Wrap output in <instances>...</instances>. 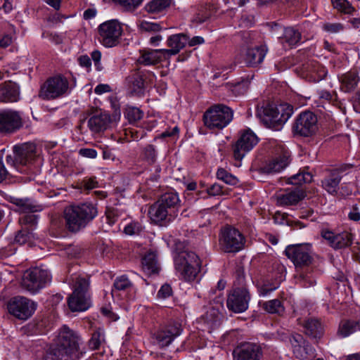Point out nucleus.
Instances as JSON below:
<instances>
[{
  "label": "nucleus",
  "mask_w": 360,
  "mask_h": 360,
  "mask_svg": "<svg viewBox=\"0 0 360 360\" xmlns=\"http://www.w3.org/2000/svg\"><path fill=\"white\" fill-rule=\"evenodd\" d=\"M279 287V283H276L270 284L269 283H264L258 288V292L260 296H266Z\"/></svg>",
  "instance_id": "55"
},
{
  "label": "nucleus",
  "mask_w": 360,
  "mask_h": 360,
  "mask_svg": "<svg viewBox=\"0 0 360 360\" xmlns=\"http://www.w3.org/2000/svg\"><path fill=\"white\" fill-rule=\"evenodd\" d=\"M267 52L265 46L248 49L245 56V62L248 66H256L260 64Z\"/></svg>",
  "instance_id": "30"
},
{
  "label": "nucleus",
  "mask_w": 360,
  "mask_h": 360,
  "mask_svg": "<svg viewBox=\"0 0 360 360\" xmlns=\"http://www.w3.org/2000/svg\"><path fill=\"white\" fill-rule=\"evenodd\" d=\"M181 326L177 322H170L161 327L155 333V340L160 347L169 346L173 340L181 335Z\"/></svg>",
  "instance_id": "17"
},
{
  "label": "nucleus",
  "mask_w": 360,
  "mask_h": 360,
  "mask_svg": "<svg viewBox=\"0 0 360 360\" xmlns=\"http://www.w3.org/2000/svg\"><path fill=\"white\" fill-rule=\"evenodd\" d=\"M317 122V117L313 112H302L296 118L293 130L300 136H310L316 133L318 129Z\"/></svg>",
  "instance_id": "13"
},
{
  "label": "nucleus",
  "mask_w": 360,
  "mask_h": 360,
  "mask_svg": "<svg viewBox=\"0 0 360 360\" xmlns=\"http://www.w3.org/2000/svg\"><path fill=\"white\" fill-rule=\"evenodd\" d=\"M91 59L93 60V61L94 63L96 69L98 71L102 70L103 66L101 65V53L98 50H95L91 53Z\"/></svg>",
  "instance_id": "60"
},
{
  "label": "nucleus",
  "mask_w": 360,
  "mask_h": 360,
  "mask_svg": "<svg viewBox=\"0 0 360 360\" xmlns=\"http://www.w3.org/2000/svg\"><path fill=\"white\" fill-rule=\"evenodd\" d=\"M312 181V175L308 172H300L290 176L287 182L289 184L300 185L309 183Z\"/></svg>",
  "instance_id": "40"
},
{
  "label": "nucleus",
  "mask_w": 360,
  "mask_h": 360,
  "mask_svg": "<svg viewBox=\"0 0 360 360\" xmlns=\"http://www.w3.org/2000/svg\"><path fill=\"white\" fill-rule=\"evenodd\" d=\"M323 30L330 34L338 33L343 30L344 27L341 23H325L323 26Z\"/></svg>",
  "instance_id": "57"
},
{
  "label": "nucleus",
  "mask_w": 360,
  "mask_h": 360,
  "mask_svg": "<svg viewBox=\"0 0 360 360\" xmlns=\"http://www.w3.org/2000/svg\"><path fill=\"white\" fill-rule=\"evenodd\" d=\"M138 27L141 32H157L162 30L160 23L145 20L139 22Z\"/></svg>",
  "instance_id": "47"
},
{
  "label": "nucleus",
  "mask_w": 360,
  "mask_h": 360,
  "mask_svg": "<svg viewBox=\"0 0 360 360\" xmlns=\"http://www.w3.org/2000/svg\"><path fill=\"white\" fill-rule=\"evenodd\" d=\"M233 111L224 104L210 107L203 115L205 125L210 129H222L233 120Z\"/></svg>",
  "instance_id": "5"
},
{
  "label": "nucleus",
  "mask_w": 360,
  "mask_h": 360,
  "mask_svg": "<svg viewBox=\"0 0 360 360\" xmlns=\"http://www.w3.org/2000/svg\"><path fill=\"white\" fill-rule=\"evenodd\" d=\"M292 352L297 359L307 360L314 355V349L300 334H294L290 338Z\"/></svg>",
  "instance_id": "20"
},
{
  "label": "nucleus",
  "mask_w": 360,
  "mask_h": 360,
  "mask_svg": "<svg viewBox=\"0 0 360 360\" xmlns=\"http://www.w3.org/2000/svg\"><path fill=\"white\" fill-rule=\"evenodd\" d=\"M221 314L214 308L210 309L202 316V320L210 329H214L220 325Z\"/></svg>",
  "instance_id": "38"
},
{
  "label": "nucleus",
  "mask_w": 360,
  "mask_h": 360,
  "mask_svg": "<svg viewBox=\"0 0 360 360\" xmlns=\"http://www.w3.org/2000/svg\"><path fill=\"white\" fill-rule=\"evenodd\" d=\"M19 89L11 82L0 84V101L4 103L16 102L19 99Z\"/></svg>",
  "instance_id": "28"
},
{
  "label": "nucleus",
  "mask_w": 360,
  "mask_h": 360,
  "mask_svg": "<svg viewBox=\"0 0 360 360\" xmlns=\"http://www.w3.org/2000/svg\"><path fill=\"white\" fill-rule=\"evenodd\" d=\"M188 42V36L184 34H173L167 39V44L170 49H163L165 59H169L175 56L184 49Z\"/></svg>",
  "instance_id": "25"
},
{
  "label": "nucleus",
  "mask_w": 360,
  "mask_h": 360,
  "mask_svg": "<svg viewBox=\"0 0 360 360\" xmlns=\"http://www.w3.org/2000/svg\"><path fill=\"white\" fill-rule=\"evenodd\" d=\"M172 0H152L145 5L148 13L159 14L165 12L170 6Z\"/></svg>",
  "instance_id": "37"
},
{
  "label": "nucleus",
  "mask_w": 360,
  "mask_h": 360,
  "mask_svg": "<svg viewBox=\"0 0 360 360\" xmlns=\"http://www.w3.org/2000/svg\"><path fill=\"white\" fill-rule=\"evenodd\" d=\"M174 262L176 273L186 281H194L200 271L199 257L194 252L188 250L181 241L175 243Z\"/></svg>",
  "instance_id": "2"
},
{
  "label": "nucleus",
  "mask_w": 360,
  "mask_h": 360,
  "mask_svg": "<svg viewBox=\"0 0 360 360\" xmlns=\"http://www.w3.org/2000/svg\"><path fill=\"white\" fill-rule=\"evenodd\" d=\"M264 309L271 314H281L284 311V307L279 300L274 299L266 302L264 304Z\"/></svg>",
  "instance_id": "46"
},
{
  "label": "nucleus",
  "mask_w": 360,
  "mask_h": 360,
  "mask_svg": "<svg viewBox=\"0 0 360 360\" xmlns=\"http://www.w3.org/2000/svg\"><path fill=\"white\" fill-rule=\"evenodd\" d=\"M290 155L288 151L283 153L270 160L262 168L263 171L267 174H274L281 172L290 163Z\"/></svg>",
  "instance_id": "26"
},
{
  "label": "nucleus",
  "mask_w": 360,
  "mask_h": 360,
  "mask_svg": "<svg viewBox=\"0 0 360 360\" xmlns=\"http://www.w3.org/2000/svg\"><path fill=\"white\" fill-rule=\"evenodd\" d=\"M316 188L304 191L301 189L280 190L274 195L277 202H299L303 200H311L315 196Z\"/></svg>",
  "instance_id": "16"
},
{
  "label": "nucleus",
  "mask_w": 360,
  "mask_h": 360,
  "mask_svg": "<svg viewBox=\"0 0 360 360\" xmlns=\"http://www.w3.org/2000/svg\"><path fill=\"white\" fill-rule=\"evenodd\" d=\"M162 51L163 49L141 50L138 62L144 65H155L162 60H165Z\"/></svg>",
  "instance_id": "27"
},
{
  "label": "nucleus",
  "mask_w": 360,
  "mask_h": 360,
  "mask_svg": "<svg viewBox=\"0 0 360 360\" xmlns=\"http://www.w3.org/2000/svg\"><path fill=\"white\" fill-rule=\"evenodd\" d=\"M114 2L127 11H133L139 7L144 0H113Z\"/></svg>",
  "instance_id": "49"
},
{
  "label": "nucleus",
  "mask_w": 360,
  "mask_h": 360,
  "mask_svg": "<svg viewBox=\"0 0 360 360\" xmlns=\"http://www.w3.org/2000/svg\"><path fill=\"white\" fill-rule=\"evenodd\" d=\"M105 342V334L103 330L98 329L92 334L89 341V346L91 349H97Z\"/></svg>",
  "instance_id": "44"
},
{
  "label": "nucleus",
  "mask_w": 360,
  "mask_h": 360,
  "mask_svg": "<svg viewBox=\"0 0 360 360\" xmlns=\"http://www.w3.org/2000/svg\"><path fill=\"white\" fill-rule=\"evenodd\" d=\"M110 122V117L105 112H100L91 117L88 120V127L94 133L104 131Z\"/></svg>",
  "instance_id": "29"
},
{
  "label": "nucleus",
  "mask_w": 360,
  "mask_h": 360,
  "mask_svg": "<svg viewBox=\"0 0 360 360\" xmlns=\"http://www.w3.org/2000/svg\"><path fill=\"white\" fill-rule=\"evenodd\" d=\"M222 188L220 184L215 183L207 188V193L212 196L221 195L223 194Z\"/></svg>",
  "instance_id": "61"
},
{
  "label": "nucleus",
  "mask_w": 360,
  "mask_h": 360,
  "mask_svg": "<svg viewBox=\"0 0 360 360\" xmlns=\"http://www.w3.org/2000/svg\"><path fill=\"white\" fill-rule=\"evenodd\" d=\"M359 330L358 322L354 321H346L341 323L339 328V333L344 338L349 336Z\"/></svg>",
  "instance_id": "41"
},
{
  "label": "nucleus",
  "mask_w": 360,
  "mask_h": 360,
  "mask_svg": "<svg viewBox=\"0 0 360 360\" xmlns=\"http://www.w3.org/2000/svg\"><path fill=\"white\" fill-rule=\"evenodd\" d=\"M135 91H140L144 88V78L142 72L136 71L129 77Z\"/></svg>",
  "instance_id": "48"
},
{
  "label": "nucleus",
  "mask_w": 360,
  "mask_h": 360,
  "mask_svg": "<svg viewBox=\"0 0 360 360\" xmlns=\"http://www.w3.org/2000/svg\"><path fill=\"white\" fill-rule=\"evenodd\" d=\"M82 184L86 189H92L98 186L96 177H86L82 181Z\"/></svg>",
  "instance_id": "62"
},
{
  "label": "nucleus",
  "mask_w": 360,
  "mask_h": 360,
  "mask_svg": "<svg viewBox=\"0 0 360 360\" xmlns=\"http://www.w3.org/2000/svg\"><path fill=\"white\" fill-rule=\"evenodd\" d=\"M301 33L294 27H288L283 30V34L281 37V42L286 44L288 46L292 47L298 44L301 40Z\"/></svg>",
  "instance_id": "35"
},
{
  "label": "nucleus",
  "mask_w": 360,
  "mask_h": 360,
  "mask_svg": "<svg viewBox=\"0 0 360 360\" xmlns=\"http://www.w3.org/2000/svg\"><path fill=\"white\" fill-rule=\"evenodd\" d=\"M142 156L148 164H153L157 158L155 147L153 145H147L143 148Z\"/></svg>",
  "instance_id": "50"
},
{
  "label": "nucleus",
  "mask_w": 360,
  "mask_h": 360,
  "mask_svg": "<svg viewBox=\"0 0 360 360\" xmlns=\"http://www.w3.org/2000/svg\"><path fill=\"white\" fill-rule=\"evenodd\" d=\"M250 84V79L249 78H245L236 83L229 84V86L231 91L234 95L240 96L248 91Z\"/></svg>",
  "instance_id": "42"
},
{
  "label": "nucleus",
  "mask_w": 360,
  "mask_h": 360,
  "mask_svg": "<svg viewBox=\"0 0 360 360\" xmlns=\"http://www.w3.org/2000/svg\"><path fill=\"white\" fill-rule=\"evenodd\" d=\"M70 92L68 79L63 75H58L48 78L41 86L39 96L43 100H54Z\"/></svg>",
  "instance_id": "6"
},
{
  "label": "nucleus",
  "mask_w": 360,
  "mask_h": 360,
  "mask_svg": "<svg viewBox=\"0 0 360 360\" xmlns=\"http://www.w3.org/2000/svg\"><path fill=\"white\" fill-rule=\"evenodd\" d=\"M16 210L22 216L19 221L25 224L34 225L37 223V216L33 213L43 210L41 205L39 204H15Z\"/></svg>",
  "instance_id": "23"
},
{
  "label": "nucleus",
  "mask_w": 360,
  "mask_h": 360,
  "mask_svg": "<svg viewBox=\"0 0 360 360\" xmlns=\"http://www.w3.org/2000/svg\"><path fill=\"white\" fill-rule=\"evenodd\" d=\"M176 205L180 204H151L148 210L149 217L155 224H160L177 208Z\"/></svg>",
  "instance_id": "22"
},
{
  "label": "nucleus",
  "mask_w": 360,
  "mask_h": 360,
  "mask_svg": "<svg viewBox=\"0 0 360 360\" xmlns=\"http://www.w3.org/2000/svg\"><path fill=\"white\" fill-rule=\"evenodd\" d=\"M303 68L307 72V76L310 77L314 81H318L322 77L319 72L321 69L320 65L316 61H311L304 64Z\"/></svg>",
  "instance_id": "39"
},
{
  "label": "nucleus",
  "mask_w": 360,
  "mask_h": 360,
  "mask_svg": "<svg viewBox=\"0 0 360 360\" xmlns=\"http://www.w3.org/2000/svg\"><path fill=\"white\" fill-rule=\"evenodd\" d=\"M342 176L336 171L332 172L328 176L325 177L322 181V187L328 193L334 195L339 188Z\"/></svg>",
  "instance_id": "32"
},
{
  "label": "nucleus",
  "mask_w": 360,
  "mask_h": 360,
  "mask_svg": "<svg viewBox=\"0 0 360 360\" xmlns=\"http://www.w3.org/2000/svg\"><path fill=\"white\" fill-rule=\"evenodd\" d=\"M89 278L77 276L75 289L68 297V304L72 311H84L91 306V297L89 292Z\"/></svg>",
  "instance_id": "4"
},
{
  "label": "nucleus",
  "mask_w": 360,
  "mask_h": 360,
  "mask_svg": "<svg viewBox=\"0 0 360 360\" xmlns=\"http://www.w3.org/2000/svg\"><path fill=\"white\" fill-rule=\"evenodd\" d=\"M334 8L345 14H352L355 11L354 7L347 0H331Z\"/></svg>",
  "instance_id": "45"
},
{
  "label": "nucleus",
  "mask_w": 360,
  "mask_h": 360,
  "mask_svg": "<svg viewBox=\"0 0 360 360\" xmlns=\"http://www.w3.org/2000/svg\"><path fill=\"white\" fill-rule=\"evenodd\" d=\"M143 116V112L139 108L128 107L126 109L125 117L131 123L140 120Z\"/></svg>",
  "instance_id": "51"
},
{
  "label": "nucleus",
  "mask_w": 360,
  "mask_h": 360,
  "mask_svg": "<svg viewBox=\"0 0 360 360\" xmlns=\"http://www.w3.org/2000/svg\"><path fill=\"white\" fill-rule=\"evenodd\" d=\"M263 113L266 124L274 130H279L292 116L293 108L288 103L268 105L264 108Z\"/></svg>",
  "instance_id": "7"
},
{
  "label": "nucleus",
  "mask_w": 360,
  "mask_h": 360,
  "mask_svg": "<svg viewBox=\"0 0 360 360\" xmlns=\"http://www.w3.org/2000/svg\"><path fill=\"white\" fill-rule=\"evenodd\" d=\"M233 355L234 360H260L262 349L255 342H243L233 350Z\"/></svg>",
  "instance_id": "18"
},
{
  "label": "nucleus",
  "mask_w": 360,
  "mask_h": 360,
  "mask_svg": "<svg viewBox=\"0 0 360 360\" xmlns=\"http://www.w3.org/2000/svg\"><path fill=\"white\" fill-rule=\"evenodd\" d=\"M131 283L126 276L117 277L114 283V287L118 290H124L131 287Z\"/></svg>",
  "instance_id": "54"
},
{
  "label": "nucleus",
  "mask_w": 360,
  "mask_h": 360,
  "mask_svg": "<svg viewBox=\"0 0 360 360\" xmlns=\"http://www.w3.org/2000/svg\"><path fill=\"white\" fill-rule=\"evenodd\" d=\"M172 294V288L168 284L163 285L158 291V295L162 298H167Z\"/></svg>",
  "instance_id": "64"
},
{
  "label": "nucleus",
  "mask_w": 360,
  "mask_h": 360,
  "mask_svg": "<svg viewBox=\"0 0 360 360\" xmlns=\"http://www.w3.org/2000/svg\"><path fill=\"white\" fill-rule=\"evenodd\" d=\"M340 89L345 92L354 91L358 85L359 77L354 72H348L340 77Z\"/></svg>",
  "instance_id": "33"
},
{
  "label": "nucleus",
  "mask_w": 360,
  "mask_h": 360,
  "mask_svg": "<svg viewBox=\"0 0 360 360\" xmlns=\"http://www.w3.org/2000/svg\"><path fill=\"white\" fill-rule=\"evenodd\" d=\"M12 37L8 34H0V48H6L12 43Z\"/></svg>",
  "instance_id": "63"
},
{
  "label": "nucleus",
  "mask_w": 360,
  "mask_h": 360,
  "mask_svg": "<svg viewBox=\"0 0 360 360\" xmlns=\"http://www.w3.org/2000/svg\"><path fill=\"white\" fill-rule=\"evenodd\" d=\"M13 153L17 163L24 166L30 164L36 156V146L32 143H25L13 147Z\"/></svg>",
  "instance_id": "21"
},
{
  "label": "nucleus",
  "mask_w": 360,
  "mask_h": 360,
  "mask_svg": "<svg viewBox=\"0 0 360 360\" xmlns=\"http://www.w3.org/2000/svg\"><path fill=\"white\" fill-rule=\"evenodd\" d=\"M51 280V276L49 271L36 267L24 273L21 286L31 294H36L49 283Z\"/></svg>",
  "instance_id": "8"
},
{
  "label": "nucleus",
  "mask_w": 360,
  "mask_h": 360,
  "mask_svg": "<svg viewBox=\"0 0 360 360\" xmlns=\"http://www.w3.org/2000/svg\"><path fill=\"white\" fill-rule=\"evenodd\" d=\"M98 214L95 204H71L63 212L67 229L77 232L84 228Z\"/></svg>",
  "instance_id": "3"
},
{
  "label": "nucleus",
  "mask_w": 360,
  "mask_h": 360,
  "mask_svg": "<svg viewBox=\"0 0 360 360\" xmlns=\"http://www.w3.org/2000/svg\"><path fill=\"white\" fill-rule=\"evenodd\" d=\"M214 7L210 4L200 6L191 19V22L197 25L207 21L214 13Z\"/></svg>",
  "instance_id": "36"
},
{
  "label": "nucleus",
  "mask_w": 360,
  "mask_h": 360,
  "mask_svg": "<svg viewBox=\"0 0 360 360\" xmlns=\"http://www.w3.org/2000/svg\"><path fill=\"white\" fill-rule=\"evenodd\" d=\"M122 33V25L116 20H108L98 27L99 40L105 47L117 46L120 42Z\"/></svg>",
  "instance_id": "10"
},
{
  "label": "nucleus",
  "mask_w": 360,
  "mask_h": 360,
  "mask_svg": "<svg viewBox=\"0 0 360 360\" xmlns=\"http://www.w3.org/2000/svg\"><path fill=\"white\" fill-rule=\"evenodd\" d=\"M66 253L68 256L71 257H77L81 255L82 252V249L78 245H69L65 249Z\"/></svg>",
  "instance_id": "59"
},
{
  "label": "nucleus",
  "mask_w": 360,
  "mask_h": 360,
  "mask_svg": "<svg viewBox=\"0 0 360 360\" xmlns=\"http://www.w3.org/2000/svg\"><path fill=\"white\" fill-rule=\"evenodd\" d=\"M37 307V302L22 296L13 297L8 304L9 313L20 320H27L30 318Z\"/></svg>",
  "instance_id": "11"
},
{
  "label": "nucleus",
  "mask_w": 360,
  "mask_h": 360,
  "mask_svg": "<svg viewBox=\"0 0 360 360\" xmlns=\"http://www.w3.org/2000/svg\"><path fill=\"white\" fill-rule=\"evenodd\" d=\"M322 236L323 238L329 243L331 247L335 249H341L350 245L353 239L352 235L347 231L335 233L332 231H324Z\"/></svg>",
  "instance_id": "24"
},
{
  "label": "nucleus",
  "mask_w": 360,
  "mask_h": 360,
  "mask_svg": "<svg viewBox=\"0 0 360 360\" xmlns=\"http://www.w3.org/2000/svg\"><path fill=\"white\" fill-rule=\"evenodd\" d=\"M121 211L115 207V205H110L106 207L105 215L109 224H114L121 215Z\"/></svg>",
  "instance_id": "52"
},
{
  "label": "nucleus",
  "mask_w": 360,
  "mask_h": 360,
  "mask_svg": "<svg viewBox=\"0 0 360 360\" xmlns=\"http://www.w3.org/2000/svg\"><path fill=\"white\" fill-rule=\"evenodd\" d=\"M250 295L245 288H237L229 295L226 305L229 310L235 313L245 311L248 307Z\"/></svg>",
  "instance_id": "19"
},
{
  "label": "nucleus",
  "mask_w": 360,
  "mask_h": 360,
  "mask_svg": "<svg viewBox=\"0 0 360 360\" xmlns=\"http://www.w3.org/2000/svg\"><path fill=\"white\" fill-rule=\"evenodd\" d=\"M285 252L296 266H307L312 260L311 247L309 244L288 245Z\"/></svg>",
  "instance_id": "14"
},
{
  "label": "nucleus",
  "mask_w": 360,
  "mask_h": 360,
  "mask_svg": "<svg viewBox=\"0 0 360 360\" xmlns=\"http://www.w3.org/2000/svg\"><path fill=\"white\" fill-rule=\"evenodd\" d=\"M179 198L177 193L174 192H168L163 194L160 200L157 202H179Z\"/></svg>",
  "instance_id": "58"
},
{
  "label": "nucleus",
  "mask_w": 360,
  "mask_h": 360,
  "mask_svg": "<svg viewBox=\"0 0 360 360\" xmlns=\"http://www.w3.org/2000/svg\"><path fill=\"white\" fill-rule=\"evenodd\" d=\"M34 238L33 234L28 230L22 229L20 231L15 238V241L20 245L29 243Z\"/></svg>",
  "instance_id": "53"
},
{
  "label": "nucleus",
  "mask_w": 360,
  "mask_h": 360,
  "mask_svg": "<svg viewBox=\"0 0 360 360\" xmlns=\"http://www.w3.org/2000/svg\"><path fill=\"white\" fill-rule=\"evenodd\" d=\"M142 269L148 275L158 274L159 266L155 252H148L142 259Z\"/></svg>",
  "instance_id": "34"
},
{
  "label": "nucleus",
  "mask_w": 360,
  "mask_h": 360,
  "mask_svg": "<svg viewBox=\"0 0 360 360\" xmlns=\"http://www.w3.org/2000/svg\"><path fill=\"white\" fill-rule=\"evenodd\" d=\"M299 323L303 326L305 334L311 338H319L323 335V326L318 319L310 318L303 321L299 320Z\"/></svg>",
  "instance_id": "31"
},
{
  "label": "nucleus",
  "mask_w": 360,
  "mask_h": 360,
  "mask_svg": "<svg viewBox=\"0 0 360 360\" xmlns=\"http://www.w3.org/2000/svg\"><path fill=\"white\" fill-rule=\"evenodd\" d=\"M217 178L225 184L235 186L238 184L239 181L236 176L229 173L224 168H219L217 172Z\"/></svg>",
  "instance_id": "43"
},
{
  "label": "nucleus",
  "mask_w": 360,
  "mask_h": 360,
  "mask_svg": "<svg viewBox=\"0 0 360 360\" xmlns=\"http://www.w3.org/2000/svg\"><path fill=\"white\" fill-rule=\"evenodd\" d=\"M142 230L141 225L139 222H131L124 227V233L127 235L139 233Z\"/></svg>",
  "instance_id": "56"
},
{
  "label": "nucleus",
  "mask_w": 360,
  "mask_h": 360,
  "mask_svg": "<svg viewBox=\"0 0 360 360\" xmlns=\"http://www.w3.org/2000/svg\"><path fill=\"white\" fill-rule=\"evenodd\" d=\"M22 126V118L19 112L10 109L0 110V134H12Z\"/></svg>",
  "instance_id": "12"
},
{
  "label": "nucleus",
  "mask_w": 360,
  "mask_h": 360,
  "mask_svg": "<svg viewBox=\"0 0 360 360\" xmlns=\"http://www.w3.org/2000/svg\"><path fill=\"white\" fill-rule=\"evenodd\" d=\"M219 242L220 248L224 252L236 253L244 248L245 238L238 229L226 226L220 231Z\"/></svg>",
  "instance_id": "9"
},
{
  "label": "nucleus",
  "mask_w": 360,
  "mask_h": 360,
  "mask_svg": "<svg viewBox=\"0 0 360 360\" xmlns=\"http://www.w3.org/2000/svg\"><path fill=\"white\" fill-rule=\"evenodd\" d=\"M258 143V138L250 129L241 133L239 139L233 146V157L236 160H241Z\"/></svg>",
  "instance_id": "15"
},
{
  "label": "nucleus",
  "mask_w": 360,
  "mask_h": 360,
  "mask_svg": "<svg viewBox=\"0 0 360 360\" xmlns=\"http://www.w3.org/2000/svg\"><path fill=\"white\" fill-rule=\"evenodd\" d=\"M79 338L64 326L58 332L53 345L46 352L44 360H69L79 356Z\"/></svg>",
  "instance_id": "1"
}]
</instances>
